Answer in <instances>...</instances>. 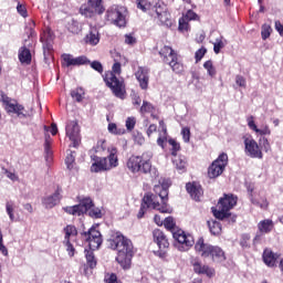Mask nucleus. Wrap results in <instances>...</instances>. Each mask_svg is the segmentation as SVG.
Masks as SVG:
<instances>
[{"instance_id": "nucleus-1", "label": "nucleus", "mask_w": 283, "mask_h": 283, "mask_svg": "<svg viewBox=\"0 0 283 283\" xmlns=\"http://www.w3.org/2000/svg\"><path fill=\"white\" fill-rule=\"evenodd\" d=\"M109 248L117 251L116 262L124 268L132 266V258H134V243L120 232H113L108 240Z\"/></svg>"}, {"instance_id": "nucleus-2", "label": "nucleus", "mask_w": 283, "mask_h": 283, "mask_svg": "<svg viewBox=\"0 0 283 283\" xmlns=\"http://www.w3.org/2000/svg\"><path fill=\"white\" fill-rule=\"evenodd\" d=\"M83 237L90 247V250H85L86 264L90 269H95L97 262L94 251L98 250L101 244H103V235H101V232L96 228L92 227L87 232L83 233Z\"/></svg>"}, {"instance_id": "nucleus-3", "label": "nucleus", "mask_w": 283, "mask_h": 283, "mask_svg": "<svg viewBox=\"0 0 283 283\" xmlns=\"http://www.w3.org/2000/svg\"><path fill=\"white\" fill-rule=\"evenodd\" d=\"M132 174H153L158 176V170L151 167V154L144 153L142 156H132L126 164Z\"/></svg>"}, {"instance_id": "nucleus-4", "label": "nucleus", "mask_w": 283, "mask_h": 283, "mask_svg": "<svg viewBox=\"0 0 283 283\" xmlns=\"http://www.w3.org/2000/svg\"><path fill=\"white\" fill-rule=\"evenodd\" d=\"M120 72H122L120 62H115L113 64L112 71L105 74L104 81L107 87L112 90L114 96H116V98L123 99L125 98V94H126L125 82L116 77V74L120 75Z\"/></svg>"}, {"instance_id": "nucleus-5", "label": "nucleus", "mask_w": 283, "mask_h": 283, "mask_svg": "<svg viewBox=\"0 0 283 283\" xmlns=\"http://www.w3.org/2000/svg\"><path fill=\"white\" fill-rule=\"evenodd\" d=\"M94 163L91 166V171L98 174V171H112L118 167V150L115 147L108 148L107 157H94Z\"/></svg>"}, {"instance_id": "nucleus-6", "label": "nucleus", "mask_w": 283, "mask_h": 283, "mask_svg": "<svg viewBox=\"0 0 283 283\" xmlns=\"http://www.w3.org/2000/svg\"><path fill=\"white\" fill-rule=\"evenodd\" d=\"M148 209H155L156 211H160V213H170L171 208L169 206H161L160 201H158V196L156 195H146L143 198L140 209L137 213V218L140 220L145 218V213H147Z\"/></svg>"}, {"instance_id": "nucleus-7", "label": "nucleus", "mask_w": 283, "mask_h": 283, "mask_svg": "<svg viewBox=\"0 0 283 283\" xmlns=\"http://www.w3.org/2000/svg\"><path fill=\"white\" fill-rule=\"evenodd\" d=\"M127 8L118 4H113L106 10V21H109L113 25L117 28H126L127 25Z\"/></svg>"}, {"instance_id": "nucleus-8", "label": "nucleus", "mask_w": 283, "mask_h": 283, "mask_svg": "<svg viewBox=\"0 0 283 283\" xmlns=\"http://www.w3.org/2000/svg\"><path fill=\"white\" fill-rule=\"evenodd\" d=\"M238 205V197L233 195H224L217 205V210H212L217 220H224L231 216V209Z\"/></svg>"}, {"instance_id": "nucleus-9", "label": "nucleus", "mask_w": 283, "mask_h": 283, "mask_svg": "<svg viewBox=\"0 0 283 283\" xmlns=\"http://www.w3.org/2000/svg\"><path fill=\"white\" fill-rule=\"evenodd\" d=\"M0 103H3L4 108L7 109L8 114H17L18 118H31L32 114L25 111L23 105L17 103V101L11 99L6 95V93L0 92Z\"/></svg>"}, {"instance_id": "nucleus-10", "label": "nucleus", "mask_w": 283, "mask_h": 283, "mask_svg": "<svg viewBox=\"0 0 283 283\" xmlns=\"http://www.w3.org/2000/svg\"><path fill=\"white\" fill-rule=\"evenodd\" d=\"M172 238L176 241L175 247L178 251L185 252L189 251L196 241L193 240V235L186 234L184 230H172Z\"/></svg>"}, {"instance_id": "nucleus-11", "label": "nucleus", "mask_w": 283, "mask_h": 283, "mask_svg": "<svg viewBox=\"0 0 283 283\" xmlns=\"http://www.w3.org/2000/svg\"><path fill=\"white\" fill-rule=\"evenodd\" d=\"M227 165H229V156L226 153H222L209 166L208 177L209 178H218V177L222 176V174H224V169H227Z\"/></svg>"}, {"instance_id": "nucleus-12", "label": "nucleus", "mask_w": 283, "mask_h": 283, "mask_svg": "<svg viewBox=\"0 0 283 283\" xmlns=\"http://www.w3.org/2000/svg\"><path fill=\"white\" fill-rule=\"evenodd\" d=\"M92 207V199L85 198L81 200L78 205L64 207L63 211L69 213V216H83V213H87Z\"/></svg>"}, {"instance_id": "nucleus-13", "label": "nucleus", "mask_w": 283, "mask_h": 283, "mask_svg": "<svg viewBox=\"0 0 283 283\" xmlns=\"http://www.w3.org/2000/svg\"><path fill=\"white\" fill-rule=\"evenodd\" d=\"M169 187H171V181L169 179H160L159 185H155L154 191L155 196L161 200V207H169L167 205L168 196H169Z\"/></svg>"}, {"instance_id": "nucleus-14", "label": "nucleus", "mask_w": 283, "mask_h": 283, "mask_svg": "<svg viewBox=\"0 0 283 283\" xmlns=\"http://www.w3.org/2000/svg\"><path fill=\"white\" fill-rule=\"evenodd\" d=\"M155 19L161 23V25H166V28H171L172 21H171V14L167 10V6L163 2H158L155 6Z\"/></svg>"}, {"instance_id": "nucleus-15", "label": "nucleus", "mask_w": 283, "mask_h": 283, "mask_svg": "<svg viewBox=\"0 0 283 283\" xmlns=\"http://www.w3.org/2000/svg\"><path fill=\"white\" fill-rule=\"evenodd\" d=\"M66 136L72 143V147H78L81 145V128L78 127V123L69 122L66 124Z\"/></svg>"}, {"instance_id": "nucleus-16", "label": "nucleus", "mask_w": 283, "mask_h": 283, "mask_svg": "<svg viewBox=\"0 0 283 283\" xmlns=\"http://www.w3.org/2000/svg\"><path fill=\"white\" fill-rule=\"evenodd\" d=\"M244 147L245 154L250 158H263L262 150L260 149L258 142H255V139H253L252 137H244Z\"/></svg>"}, {"instance_id": "nucleus-17", "label": "nucleus", "mask_w": 283, "mask_h": 283, "mask_svg": "<svg viewBox=\"0 0 283 283\" xmlns=\"http://www.w3.org/2000/svg\"><path fill=\"white\" fill-rule=\"evenodd\" d=\"M90 63V60H87V56L81 55L77 57H74L72 54L64 53L62 54V65L63 67H72L76 65H85Z\"/></svg>"}, {"instance_id": "nucleus-18", "label": "nucleus", "mask_w": 283, "mask_h": 283, "mask_svg": "<svg viewBox=\"0 0 283 283\" xmlns=\"http://www.w3.org/2000/svg\"><path fill=\"white\" fill-rule=\"evenodd\" d=\"M153 238L154 243L157 244L160 251L169 249V239H167V235L160 229L153 231Z\"/></svg>"}, {"instance_id": "nucleus-19", "label": "nucleus", "mask_w": 283, "mask_h": 283, "mask_svg": "<svg viewBox=\"0 0 283 283\" xmlns=\"http://www.w3.org/2000/svg\"><path fill=\"white\" fill-rule=\"evenodd\" d=\"M135 76L139 83V87L147 90L149 87V70L143 66H139Z\"/></svg>"}, {"instance_id": "nucleus-20", "label": "nucleus", "mask_w": 283, "mask_h": 283, "mask_svg": "<svg viewBox=\"0 0 283 283\" xmlns=\"http://www.w3.org/2000/svg\"><path fill=\"white\" fill-rule=\"evenodd\" d=\"M61 202V188H57L53 195L44 197L42 200V205L45 209H54L56 205Z\"/></svg>"}, {"instance_id": "nucleus-21", "label": "nucleus", "mask_w": 283, "mask_h": 283, "mask_svg": "<svg viewBox=\"0 0 283 283\" xmlns=\"http://www.w3.org/2000/svg\"><path fill=\"white\" fill-rule=\"evenodd\" d=\"M213 245L209 243H205L203 238H199L198 241L195 244L196 253H199L201 258H209L211 255V249Z\"/></svg>"}, {"instance_id": "nucleus-22", "label": "nucleus", "mask_w": 283, "mask_h": 283, "mask_svg": "<svg viewBox=\"0 0 283 283\" xmlns=\"http://www.w3.org/2000/svg\"><path fill=\"white\" fill-rule=\"evenodd\" d=\"M192 266L195 273L198 275H207V277H213L216 275V270L209 268V265H203L200 261H195Z\"/></svg>"}, {"instance_id": "nucleus-23", "label": "nucleus", "mask_w": 283, "mask_h": 283, "mask_svg": "<svg viewBox=\"0 0 283 283\" xmlns=\"http://www.w3.org/2000/svg\"><path fill=\"white\" fill-rule=\"evenodd\" d=\"M52 31L46 30L41 34L40 41L43 45L44 56H50V52H52Z\"/></svg>"}, {"instance_id": "nucleus-24", "label": "nucleus", "mask_w": 283, "mask_h": 283, "mask_svg": "<svg viewBox=\"0 0 283 283\" xmlns=\"http://www.w3.org/2000/svg\"><path fill=\"white\" fill-rule=\"evenodd\" d=\"M186 189L188 191V193L190 195V197L192 198V200H196L197 202H199L200 198H202V187L198 184H187L186 185Z\"/></svg>"}, {"instance_id": "nucleus-25", "label": "nucleus", "mask_w": 283, "mask_h": 283, "mask_svg": "<svg viewBox=\"0 0 283 283\" xmlns=\"http://www.w3.org/2000/svg\"><path fill=\"white\" fill-rule=\"evenodd\" d=\"M84 41L87 45H98V43H101V33L98 32V29H91L88 34L84 38Z\"/></svg>"}, {"instance_id": "nucleus-26", "label": "nucleus", "mask_w": 283, "mask_h": 283, "mask_svg": "<svg viewBox=\"0 0 283 283\" xmlns=\"http://www.w3.org/2000/svg\"><path fill=\"white\" fill-rule=\"evenodd\" d=\"M277 258H280V255H277V253H274L271 249H265L263 252V262L264 264H266V266H275Z\"/></svg>"}, {"instance_id": "nucleus-27", "label": "nucleus", "mask_w": 283, "mask_h": 283, "mask_svg": "<svg viewBox=\"0 0 283 283\" xmlns=\"http://www.w3.org/2000/svg\"><path fill=\"white\" fill-rule=\"evenodd\" d=\"M248 120V127L252 129V132H255V134H260V136H271V129L269 126H265L264 128H258V125H255V120L253 119V116H250L247 118Z\"/></svg>"}, {"instance_id": "nucleus-28", "label": "nucleus", "mask_w": 283, "mask_h": 283, "mask_svg": "<svg viewBox=\"0 0 283 283\" xmlns=\"http://www.w3.org/2000/svg\"><path fill=\"white\" fill-rule=\"evenodd\" d=\"M19 61L24 65H30V63H32V53L29 51L28 48L22 46L19 50Z\"/></svg>"}, {"instance_id": "nucleus-29", "label": "nucleus", "mask_w": 283, "mask_h": 283, "mask_svg": "<svg viewBox=\"0 0 283 283\" xmlns=\"http://www.w3.org/2000/svg\"><path fill=\"white\" fill-rule=\"evenodd\" d=\"M159 55L161 56L164 63H169V61L174 57L177 56L176 52L171 46L165 45L163 49L159 51Z\"/></svg>"}, {"instance_id": "nucleus-30", "label": "nucleus", "mask_w": 283, "mask_h": 283, "mask_svg": "<svg viewBox=\"0 0 283 283\" xmlns=\"http://www.w3.org/2000/svg\"><path fill=\"white\" fill-rule=\"evenodd\" d=\"M210 255L212 256L213 262H224L227 260L224 251H222L220 247L212 245Z\"/></svg>"}, {"instance_id": "nucleus-31", "label": "nucleus", "mask_w": 283, "mask_h": 283, "mask_svg": "<svg viewBox=\"0 0 283 283\" xmlns=\"http://www.w3.org/2000/svg\"><path fill=\"white\" fill-rule=\"evenodd\" d=\"M167 65H170L175 74H182L185 66L182 63L178 62V55H175L170 61L166 62Z\"/></svg>"}, {"instance_id": "nucleus-32", "label": "nucleus", "mask_w": 283, "mask_h": 283, "mask_svg": "<svg viewBox=\"0 0 283 283\" xmlns=\"http://www.w3.org/2000/svg\"><path fill=\"white\" fill-rule=\"evenodd\" d=\"M258 229L260 233H271V231H273V221L270 219L260 221L258 224Z\"/></svg>"}, {"instance_id": "nucleus-33", "label": "nucleus", "mask_w": 283, "mask_h": 283, "mask_svg": "<svg viewBox=\"0 0 283 283\" xmlns=\"http://www.w3.org/2000/svg\"><path fill=\"white\" fill-rule=\"evenodd\" d=\"M64 242H70L72 238H76L78 235V231L76 230V227L69 224L64 228Z\"/></svg>"}, {"instance_id": "nucleus-34", "label": "nucleus", "mask_w": 283, "mask_h": 283, "mask_svg": "<svg viewBox=\"0 0 283 283\" xmlns=\"http://www.w3.org/2000/svg\"><path fill=\"white\" fill-rule=\"evenodd\" d=\"M88 6L97 13L103 14L105 7H103V0H88Z\"/></svg>"}, {"instance_id": "nucleus-35", "label": "nucleus", "mask_w": 283, "mask_h": 283, "mask_svg": "<svg viewBox=\"0 0 283 283\" xmlns=\"http://www.w3.org/2000/svg\"><path fill=\"white\" fill-rule=\"evenodd\" d=\"M208 227L212 235H220V233H222V224H220L219 221H208Z\"/></svg>"}, {"instance_id": "nucleus-36", "label": "nucleus", "mask_w": 283, "mask_h": 283, "mask_svg": "<svg viewBox=\"0 0 283 283\" xmlns=\"http://www.w3.org/2000/svg\"><path fill=\"white\" fill-rule=\"evenodd\" d=\"M52 137L50 135H45V142H44V153L46 156V160L50 163L52 160Z\"/></svg>"}, {"instance_id": "nucleus-37", "label": "nucleus", "mask_w": 283, "mask_h": 283, "mask_svg": "<svg viewBox=\"0 0 283 283\" xmlns=\"http://www.w3.org/2000/svg\"><path fill=\"white\" fill-rule=\"evenodd\" d=\"M80 14H82L83 17H86V19H92L95 17V14H98V13L95 12L90 4H83L80 8Z\"/></svg>"}, {"instance_id": "nucleus-38", "label": "nucleus", "mask_w": 283, "mask_h": 283, "mask_svg": "<svg viewBox=\"0 0 283 283\" xmlns=\"http://www.w3.org/2000/svg\"><path fill=\"white\" fill-rule=\"evenodd\" d=\"M212 45L214 54H218L227 45V40L220 35L214 40V42H212Z\"/></svg>"}, {"instance_id": "nucleus-39", "label": "nucleus", "mask_w": 283, "mask_h": 283, "mask_svg": "<svg viewBox=\"0 0 283 283\" xmlns=\"http://www.w3.org/2000/svg\"><path fill=\"white\" fill-rule=\"evenodd\" d=\"M75 160H76V151L67 150L66 158H65V165L67 169L70 170L74 169Z\"/></svg>"}, {"instance_id": "nucleus-40", "label": "nucleus", "mask_w": 283, "mask_h": 283, "mask_svg": "<svg viewBox=\"0 0 283 283\" xmlns=\"http://www.w3.org/2000/svg\"><path fill=\"white\" fill-rule=\"evenodd\" d=\"M139 112L140 114H151V116H154V112H156V106L147 101H144Z\"/></svg>"}, {"instance_id": "nucleus-41", "label": "nucleus", "mask_w": 283, "mask_h": 283, "mask_svg": "<svg viewBox=\"0 0 283 283\" xmlns=\"http://www.w3.org/2000/svg\"><path fill=\"white\" fill-rule=\"evenodd\" d=\"M174 165L177 167L178 171H185L187 169V158L185 156H179L174 159Z\"/></svg>"}, {"instance_id": "nucleus-42", "label": "nucleus", "mask_w": 283, "mask_h": 283, "mask_svg": "<svg viewBox=\"0 0 283 283\" xmlns=\"http://www.w3.org/2000/svg\"><path fill=\"white\" fill-rule=\"evenodd\" d=\"M71 96L76 103H81L85 98V91L82 87H77L71 91Z\"/></svg>"}, {"instance_id": "nucleus-43", "label": "nucleus", "mask_w": 283, "mask_h": 283, "mask_svg": "<svg viewBox=\"0 0 283 283\" xmlns=\"http://www.w3.org/2000/svg\"><path fill=\"white\" fill-rule=\"evenodd\" d=\"M108 132L115 136H123L126 130L123 127H118L115 123H111L108 124Z\"/></svg>"}, {"instance_id": "nucleus-44", "label": "nucleus", "mask_w": 283, "mask_h": 283, "mask_svg": "<svg viewBox=\"0 0 283 283\" xmlns=\"http://www.w3.org/2000/svg\"><path fill=\"white\" fill-rule=\"evenodd\" d=\"M272 32H273V28H271V24L264 23L261 27V36H262L263 41H266V39H269V36H271Z\"/></svg>"}, {"instance_id": "nucleus-45", "label": "nucleus", "mask_w": 283, "mask_h": 283, "mask_svg": "<svg viewBox=\"0 0 283 283\" xmlns=\"http://www.w3.org/2000/svg\"><path fill=\"white\" fill-rule=\"evenodd\" d=\"M136 4L138 10H142V12H147V10L151 9V2L148 0H136Z\"/></svg>"}, {"instance_id": "nucleus-46", "label": "nucleus", "mask_w": 283, "mask_h": 283, "mask_svg": "<svg viewBox=\"0 0 283 283\" xmlns=\"http://www.w3.org/2000/svg\"><path fill=\"white\" fill-rule=\"evenodd\" d=\"M164 227L166 229H168V231H171V233H174V231H177L176 230V221L172 219V217H167L164 220Z\"/></svg>"}, {"instance_id": "nucleus-47", "label": "nucleus", "mask_w": 283, "mask_h": 283, "mask_svg": "<svg viewBox=\"0 0 283 283\" xmlns=\"http://www.w3.org/2000/svg\"><path fill=\"white\" fill-rule=\"evenodd\" d=\"M205 70H207L208 74L213 77L216 76V67L213 66V62L211 60H208L207 62L203 63Z\"/></svg>"}, {"instance_id": "nucleus-48", "label": "nucleus", "mask_w": 283, "mask_h": 283, "mask_svg": "<svg viewBox=\"0 0 283 283\" xmlns=\"http://www.w3.org/2000/svg\"><path fill=\"white\" fill-rule=\"evenodd\" d=\"M6 209L11 222H14V202L8 201L6 203Z\"/></svg>"}, {"instance_id": "nucleus-49", "label": "nucleus", "mask_w": 283, "mask_h": 283, "mask_svg": "<svg viewBox=\"0 0 283 283\" xmlns=\"http://www.w3.org/2000/svg\"><path fill=\"white\" fill-rule=\"evenodd\" d=\"M164 136L160 135L157 139V145L165 149V143L167 142V127L163 126Z\"/></svg>"}, {"instance_id": "nucleus-50", "label": "nucleus", "mask_w": 283, "mask_h": 283, "mask_svg": "<svg viewBox=\"0 0 283 283\" xmlns=\"http://www.w3.org/2000/svg\"><path fill=\"white\" fill-rule=\"evenodd\" d=\"M168 143L172 147L171 155L177 156L178 151H180V144L178 142H176L175 139H169Z\"/></svg>"}, {"instance_id": "nucleus-51", "label": "nucleus", "mask_w": 283, "mask_h": 283, "mask_svg": "<svg viewBox=\"0 0 283 283\" xmlns=\"http://www.w3.org/2000/svg\"><path fill=\"white\" fill-rule=\"evenodd\" d=\"M181 136L184 143H189V140H191V129L189 127H184L181 129Z\"/></svg>"}, {"instance_id": "nucleus-52", "label": "nucleus", "mask_w": 283, "mask_h": 283, "mask_svg": "<svg viewBox=\"0 0 283 283\" xmlns=\"http://www.w3.org/2000/svg\"><path fill=\"white\" fill-rule=\"evenodd\" d=\"M63 244L66 247V251L70 258H74V253H76V249H74V245H72V242L63 241Z\"/></svg>"}, {"instance_id": "nucleus-53", "label": "nucleus", "mask_w": 283, "mask_h": 283, "mask_svg": "<svg viewBox=\"0 0 283 283\" xmlns=\"http://www.w3.org/2000/svg\"><path fill=\"white\" fill-rule=\"evenodd\" d=\"M134 127H136V117H127L126 129L128 132H132V130H134Z\"/></svg>"}, {"instance_id": "nucleus-54", "label": "nucleus", "mask_w": 283, "mask_h": 283, "mask_svg": "<svg viewBox=\"0 0 283 283\" xmlns=\"http://www.w3.org/2000/svg\"><path fill=\"white\" fill-rule=\"evenodd\" d=\"M205 54H207V49H206V48L199 49V50L195 53L196 62L198 63L199 61H202V59L205 57Z\"/></svg>"}, {"instance_id": "nucleus-55", "label": "nucleus", "mask_w": 283, "mask_h": 283, "mask_svg": "<svg viewBox=\"0 0 283 283\" xmlns=\"http://www.w3.org/2000/svg\"><path fill=\"white\" fill-rule=\"evenodd\" d=\"M91 67L93 70H95V72H98L99 74H103V64H101V62L98 61H93L91 63Z\"/></svg>"}, {"instance_id": "nucleus-56", "label": "nucleus", "mask_w": 283, "mask_h": 283, "mask_svg": "<svg viewBox=\"0 0 283 283\" xmlns=\"http://www.w3.org/2000/svg\"><path fill=\"white\" fill-rule=\"evenodd\" d=\"M235 83L239 85V87H247V78H244L242 75L235 76Z\"/></svg>"}, {"instance_id": "nucleus-57", "label": "nucleus", "mask_w": 283, "mask_h": 283, "mask_svg": "<svg viewBox=\"0 0 283 283\" xmlns=\"http://www.w3.org/2000/svg\"><path fill=\"white\" fill-rule=\"evenodd\" d=\"M17 10H18L19 14L21 17H23L24 19H25V17H28V9H25V6L18 3Z\"/></svg>"}, {"instance_id": "nucleus-58", "label": "nucleus", "mask_w": 283, "mask_h": 283, "mask_svg": "<svg viewBox=\"0 0 283 283\" xmlns=\"http://www.w3.org/2000/svg\"><path fill=\"white\" fill-rule=\"evenodd\" d=\"M198 17V14H196V12H193V10H188L186 15L184 17V19H186V21H195V19Z\"/></svg>"}, {"instance_id": "nucleus-59", "label": "nucleus", "mask_w": 283, "mask_h": 283, "mask_svg": "<svg viewBox=\"0 0 283 283\" xmlns=\"http://www.w3.org/2000/svg\"><path fill=\"white\" fill-rule=\"evenodd\" d=\"M179 30L182 32L184 30H189V23L185 18L179 19Z\"/></svg>"}, {"instance_id": "nucleus-60", "label": "nucleus", "mask_w": 283, "mask_h": 283, "mask_svg": "<svg viewBox=\"0 0 283 283\" xmlns=\"http://www.w3.org/2000/svg\"><path fill=\"white\" fill-rule=\"evenodd\" d=\"M4 174L9 180H12L13 182H17L19 180V176L17 174L9 171L8 169L4 170Z\"/></svg>"}, {"instance_id": "nucleus-61", "label": "nucleus", "mask_w": 283, "mask_h": 283, "mask_svg": "<svg viewBox=\"0 0 283 283\" xmlns=\"http://www.w3.org/2000/svg\"><path fill=\"white\" fill-rule=\"evenodd\" d=\"M125 43H126V45H134L136 43V38H134V35H132V34H126Z\"/></svg>"}, {"instance_id": "nucleus-62", "label": "nucleus", "mask_w": 283, "mask_h": 283, "mask_svg": "<svg viewBox=\"0 0 283 283\" xmlns=\"http://www.w3.org/2000/svg\"><path fill=\"white\" fill-rule=\"evenodd\" d=\"M274 28H275L276 32H279L280 36L283 38V24H282V22H280V20L275 21Z\"/></svg>"}, {"instance_id": "nucleus-63", "label": "nucleus", "mask_w": 283, "mask_h": 283, "mask_svg": "<svg viewBox=\"0 0 283 283\" xmlns=\"http://www.w3.org/2000/svg\"><path fill=\"white\" fill-rule=\"evenodd\" d=\"M135 143L137 145H145V136H143V134L138 133L136 136H135Z\"/></svg>"}, {"instance_id": "nucleus-64", "label": "nucleus", "mask_w": 283, "mask_h": 283, "mask_svg": "<svg viewBox=\"0 0 283 283\" xmlns=\"http://www.w3.org/2000/svg\"><path fill=\"white\" fill-rule=\"evenodd\" d=\"M240 244L242 247V249H249V235H243Z\"/></svg>"}]
</instances>
